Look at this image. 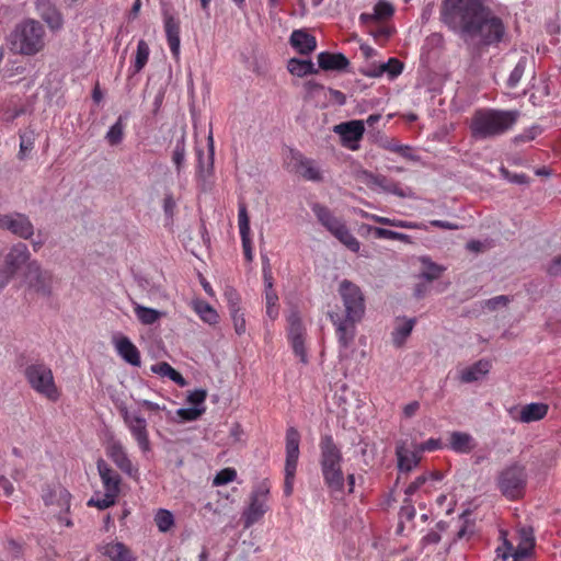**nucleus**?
Wrapping results in <instances>:
<instances>
[{
	"label": "nucleus",
	"instance_id": "obj_11",
	"mask_svg": "<svg viewBox=\"0 0 561 561\" xmlns=\"http://www.w3.org/2000/svg\"><path fill=\"white\" fill-rule=\"evenodd\" d=\"M268 493L270 488L266 483H262L253 490L250 505L243 513L245 527H250L259 522L266 513Z\"/></svg>",
	"mask_w": 561,
	"mask_h": 561
},
{
	"label": "nucleus",
	"instance_id": "obj_58",
	"mask_svg": "<svg viewBox=\"0 0 561 561\" xmlns=\"http://www.w3.org/2000/svg\"><path fill=\"white\" fill-rule=\"evenodd\" d=\"M415 446L419 449L420 454L422 455L423 453L426 451L431 453L442 449L443 443L439 438H428L427 440L421 444H415Z\"/></svg>",
	"mask_w": 561,
	"mask_h": 561
},
{
	"label": "nucleus",
	"instance_id": "obj_41",
	"mask_svg": "<svg viewBox=\"0 0 561 561\" xmlns=\"http://www.w3.org/2000/svg\"><path fill=\"white\" fill-rule=\"evenodd\" d=\"M332 234L352 252L357 253L359 251V241L353 236L344 222Z\"/></svg>",
	"mask_w": 561,
	"mask_h": 561
},
{
	"label": "nucleus",
	"instance_id": "obj_16",
	"mask_svg": "<svg viewBox=\"0 0 561 561\" xmlns=\"http://www.w3.org/2000/svg\"><path fill=\"white\" fill-rule=\"evenodd\" d=\"M367 178V183L373 188H379L385 193L392 194L401 198H411L414 196L411 187L402 186L398 182L388 179L385 175L368 173Z\"/></svg>",
	"mask_w": 561,
	"mask_h": 561
},
{
	"label": "nucleus",
	"instance_id": "obj_26",
	"mask_svg": "<svg viewBox=\"0 0 561 561\" xmlns=\"http://www.w3.org/2000/svg\"><path fill=\"white\" fill-rule=\"evenodd\" d=\"M164 31L173 58L179 59L181 53L180 22L173 15L164 18Z\"/></svg>",
	"mask_w": 561,
	"mask_h": 561
},
{
	"label": "nucleus",
	"instance_id": "obj_59",
	"mask_svg": "<svg viewBox=\"0 0 561 561\" xmlns=\"http://www.w3.org/2000/svg\"><path fill=\"white\" fill-rule=\"evenodd\" d=\"M293 351L300 358V362L306 364L307 363V353L305 348L304 337H296L294 340H289Z\"/></svg>",
	"mask_w": 561,
	"mask_h": 561
},
{
	"label": "nucleus",
	"instance_id": "obj_24",
	"mask_svg": "<svg viewBox=\"0 0 561 561\" xmlns=\"http://www.w3.org/2000/svg\"><path fill=\"white\" fill-rule=\"evenodd\" d=\"M472 137L476 140H483L491 136V111L479 110L472 117L470 125Z\"/></svg>",
	"mask_w": 561,
	"mask_h": 561
},
{
	"label": "nucleus",
	"instance_id": "obj_60",
	"mask_svg": "<svg viewBox=\"0 0 561 561\" xmlns=\"http://www.w3.org/2000/svg\"><path fill=\"white\" fill-rule=\"evenodd\" d=\"M206 397H207L206 390L196 389V390L190 392V394L187 397V402L191 403L192 405L198 408L199 405H202L205 402Z\"/></svg>",
	"mask_w": 561,
	"mask_h": 561
},
{
	"label": "nucleus",
	"instance_id": "obj_2",
	"mask_svg": "<svg viewBox=\"0 0 561 561\" xmlns=\"http://www.w3.org/2000/svg\"><path fill=\"white\" fill-rule=\"evenodd\" d=\"M339 294L342 298L345 314L330 312L329 317L335 327L337 342L340 346V356L346 351L354 341L356 333V323L359 322L365 312L364 297L358 286L344 279L339 287Z\"/></svg>",
	"mask_w": 561,
	"mask_h": 561
},
{
	"label": "nucleus",
	"instance_id": "obj_27",
	"mask_svg": "<svg viewBox=\"0 0 561 561\" xmlns=\"http://www.w3.org/2000/svg\"><path fill=\"white\" fill-rule=\"evenodd\" d=\"M549 407L546 403L533 402L520 408L517 415L513 417L522 423H531L542 420L548 413Z\"/></svg>",
	"mask_w": 561,
	"mask_h": 561
},
{
	"label": "nucleus",
	"instance_id": "obj_15",
	"mask_svg": "<svg viewBox=\"0 0 561 561\" xmlns=\"http://www.w3.org/2000/svg\"><path fill=\"white\" fill-rule=\"evenodd\" d=\"M397 468L399 473H409L416 468L421 460V454L415 445L408 446L405 440H399L396 445Z\"/></svg>",
	"mask_w": 561,
	"mask_h": 561
},
{
	"label": "nucleus",
	"instance_id": "obj_7",
	"mask_svg": "<svg viewBox=\"0 0 561 561\" xmlns=\"http://www.w3.org/2000/svg\"><path fill=\"white\" fill-rule=\"evenodd\" d=\"M526 485L527 472L525 466L520 463H512L499 473L497 488L502 495L508 500L523 497Z\"/></svg>",
	"mask_w": 561,
	"mask_h": 561
},
{
	"label": "nucleus",
	"instance_id": "obj_45",
	"mask_svg": "<svg viewBox=\"0 0 561 561\" xmlns=\"http://www.w3.org/2000/svg\"><path fill=\"white\" fill-rule=\"evenodd\" d=\"M369 231L374 233L377 239H389V240H398L405 243L411 242L410 236L405 233H401L398 231L380 228V227H370Z\"/></svg>",
	"mask_w": 561,
	"mask_h": 561
},
{
	"label": "nucleus",
	"instance_id": "obj_14",
	"mask_svg": "<svg viewBox=\"0 0 561 561\" xmlns=\"http://www.w3.org/2000/svg\"><path fill=\"white\" fill-rule=\"evenodd\" d=\"M334 133L341 137L343 146L355 150L365 133V123L358 119L341 123L334 126Z\"/></svg>",
	"mask_w": 561,
	"mask_h": 561
},
{
	"label": "nucleus",
	"instance_id": "obj_30",
	"mask_svg": "<svg viewBox=\"0 0 561 561\" xmlns=\"http://www.w3.org/2000/svg\"><path fill=\"white\" fill-rule=\"evenodd\" d=\"M290 45L302 55H308L317 47L316 37L304 30H295L290 35Z\"/></svg>",
	"mask_w": 561,
	"mask_h": 561
},
{
	"label": "nucleus",
	"instance_id": "obj_6",
	"mask_svg": "<svg viewBox=\"0 0 561 561\" xmlns=\"http://www.w3.org/2000/svg\"><path fill=\"white\" fill-rule=\"evenodd\" d=\"M24 376L30 387L38 394L50 401H57L60 397L55 383L50 367L44 363H33L26 366Z\"/></svg>",
	"mask_w": 561,
	"mask_h": 561
},
{
	"label": "nucleus",
	"instance_id": "obj_4",
	"mask_svg": "<svg viewBox=\"0 0 561 561\" xmlns=\"http://www.w3.org/2000/svg\"><path fill=\"white\" fill-rule=\"evenodd\" d=\"M45 28L34 19H25L18 23L10 34L9 41L18 53L34 56L45 47Z\"/></svg>",
	"mask_w": 561,
	"mask_h": 561
},
{
	"label": "nucleus",
	"instance_id": "obj_53",
	"mask_svg": "<svg viewBox=\"0 0 561 561\" xmlns=\"http://www.w3.org/2000/svg\"><path fill=\"white\" fill-rule=\"evenodd\" d=\"M510 35L503 21L493 16V44L500 42H507Z\"/></svg>",
	"mask_w": 561,
	"mask_h": 561
},
{
	"label": "nucleus",
	"instance_id": "obj_25",
	"mask_svg": "<svg viewBox=\"0 0 561 561\" xmlns=\"http://www.w3.org/2000/svg\"><path fill=\"white\" fill-rule=\"evenodd\" d=\"M300 434L294 426H289L286 431V460L285 467L289 468V472L297 468L299 458Z\"/></svg>",
	"mask_w": 561,
	"mask_h": 561
},
{
	"label": "nucleus",
	"instance_id": "obj_50",
	"mask_svg": "<svg viewBox=\"0 0 561 561\" xmlns=\"http://www.w3.org/2000/svg\"><path fill=\"white\" fill-rule=\"evenodd\" d=\"M266 316L275 320L279 313L278 296L275 290H265Z\"/></svg>",
	"mask_w": 561,
	"mask_h": 561
},
{
	"label": "nucleus",
	"instance_id": "obj_33",
	"mask_svg": "<svg viewBox=\"0 0 561 561\" xmlns=\"http://www.w3.org/2000/svg\"><path fill=\"white\" fill-rule=\"evenodd\" d=\"M101 550L111 561H134L131 552L123 542H107L102 546Z\"/></svg>",
	"mask_w": 561,
	"mask_h": 561
},
{
	"label": "nucleus",
	"instance_id": "obj_34",
	"mask_svg": "<svg viewBox=\"0 0 561 561\" xmlns=\"http://www.w3.org/2000/svg\"><path fill=\"white\" fill-rule=\"evenodd\" d=\"M491 369V363L488 359H481L470 367L461 370L460 379L462 382H473L483 378Z\"/></svg>",
	"mask_w": 561,
	"mask_h": 561
},
{
	"label": "nucleus",
	"instance_id": "obj_23",
	"mask_svg": "<svg viewBox=\"0 0 561 561\" xmlns=\"http://www.w3.org/2000/svg\"><path fill=\"white\" fill-rule=\"evenodd\" d=\"M43 500L47 506L56 505L60 513H67L70 508L71 494L64 486L56 485L44 491Z\"/></svg>",
	"mask_w": 561,
	"mask_h": 561
},
{
	"label": "nucleus",
	"instance_id": "obj_39",
	"mask_svg": "<svg viewBox=\"0 0 561 561\" xmlns=\"http://www.w3.org/2000/svg\"><path fill=\"white\" fill-rule=\"evenodd\" d=\"M393 14V7L389 2L379 1L374 7L373 13H362L359 19L362 22H370L385 20Z\"/></svg>",
	"mask_w": 561,
	"mask_h": 561
},
{
	"label": "nucleus",
	"instance_id": "obj_12",
	"mask_svg": "<svg viewBox=\"0 0 561 561\" xmlns=\"http://www.w3.org/2000/svg\"><path fill=\"white\" fill-rule=\"evenodd\" d=\"M106 455L115 466L128 477L138 474V469L133 465L123 443L116 438H110L106 443Z\"/></svg>",
	"mask_w": 561,
	"mask_h": 561
},
{
	"label": "nucleus",
	"instance_id": "obj_13",
	"mask_svg": "<svg viewBox=\"0 0 561 561\" xmlns=\"http://www.w3.org/2000/svg\"><path fill=\"white\" fill-rule=\"evenodd\" d=\"M2 229L24 240H30L34 234V225L28 216L22 213L7 214Z\"/></svg>",
	"mask_w": 561,
	"mask_h": 561
},
{
	"label": "nucleus",
	"instance_id": "obj_47",
	"mask_svg": "<svg viewBox=\"0 0 561 561\" xmlns=\"http://www.w3.org/2000/svg\"><path fill=\"white\" fill-rule=\"evenodd\" d=\"M499 540L501 541V545L495 549L496 557L505 561L510 558L514 547L507 539V531L501 527H499Z\"/></svg>",
	"mask_w": 561,
	"mask_h": 561
},
{
	"label": "nucleus",
	"instance_id": "obj_62",
	"mask_svg": "<svg viewBox=\"0 0 561 561\" xmlns=\"http://www.w3.org/2000/svg\"><path fill=\"white\" fill-rule=\"evenodd\" d=\"M225 297L228 302L229 311L232 309H240V296L234 289H232V288L227 289L225 291Z\"/></svg>",
	"mask_w": 561,
	"mask_h": 561
},
{
	"label": "nucleus",
	"instance_id": "obj_3",
	"mask_svg": "<svg viewBox=\"0 0 561 561\" xmlns=\"http://www.w3.org/2000/svg\"><path fill=\"white\" fill-rule=\"evenodd\" d=\"M320 467L323 482L332 493L344 490L345 478L342 471L343 456L332 436L325 435L320 442Z\"/></svg>",
	"mask_w": 561,
	"mask_h": 561
},
{
	"label": "nucleus",
	"instance_id": "obj_48",
	"mask_svg": "<svg viewBox=\"0 0 561 561\" xmlns=\"http://www.w3.org/2000/svg\"><path fill=\"white\" fill-rule=\"evenodd\" d=\"M124 138V124L123 118L118 117V119L110 127L105 135L106 141L111 146L119 145Z\"/></svg>",
	"mask_w": 561,
	"mask_h": 561
},
{
	"label": "nucleus",
	"instance_id": "obj_63",
	"mask_svg": "<svg viewBox=\"0 0 561 561\" xmlns=\"http://www.w3.org/2000/svg\"><path fill=\"white\" fill-rule=\"evenodd\" d=\"M296 470H297V468H294V469L289 472V468H288V467H285V484H284V492H285V494H286V495H290V494L293 493L294 479H295Z\"/></svg>",
	"mask_w": 561,
	"mask_h": 561
},
{
	"label": "nucleus",
	"instance_id": "obj_28",
	"mask_svg": "<svg viewBox=\"0 0 561 561\" xmlns=\"http://www.w3.org/2000/svg\"><path fill=\"white\" fill-rule=\"evenodd\" d=\"M443 479V476L437 471L425 472L415 478L413 482H411L404 493L408 497L414 495L419 490L423 489L426 492H430L436 482H439Z\"/></svg>",
	"mask_w": 561,
	"mask_h": 561
},
{
	"label": "nucleus",
	"instance_id": "obj_55",
	"mask_svg": "<svg viewBox=\"0 0 561 561\" xmlns=\"http://www.w3.org/2000/svg\"><path fill=\"white\" fill-rule=\"evenodd\" d=\"M229 312H230V316H231V319L233 322L236 333L238 335L244 334L247 327H245L244 314H243V312H241V308L232 309Z\"/></svg>",
	"mask_w": 561,
	"mask_h": 561
},
{
	"label": "nucleus",
	"instance_id": "obj_44",
	"mask_svg": "<svg viewBox=\"0 0 561 561\" xmlns=\"http://www.w3.org/2000/svg\"><path fill=\"white\" fill-rule=\"evenodd\" d=\"M194 310L204 322L208 324H215L218 322L219 316L208 302L203 300L195 301Z\"/></svg>",
	"mask_w": 561,
	"mask_h": 561
},
{
	"label": "nucleus",
	"instance_id": "obj_38",
	"mask_svg": "<svg viewBox=\"0 0 561 561\" xmlns=\"http://www.w3.org/2000/svg\"><path fill=\"white\" fill-rule=\"evenodd\" d=\"M171 159L174 164L176 175L180 176L184 170L186 161V145L184 134L176 139Z\"/></svg>",
	"mask_w": 561,
	"mask_h": 561
},
{
	"label": "nucleus",
	"instance_id": "obj_17",
	"mask_svg": "<svg viewBox=\"0 0 561 561\" xmlns=\"http://www.w3.org/2000/svg\"><path fill=\"white\" fill-rule=\"evenodd\" d=\"M31 252L23 242L13 244L4 255L3 267L15 275L24 265L31 262Z\"/></svg>",
	"mask_w": 561,
	"mask_h": 561
},
{
	"label": "nucleus",
	"instance_id": "obj_20",
	"mask_svg": "<svg viewBox=\"0 0 561 561\" xmlns=\"http://www.w3.org/2000/svg\"><path fill=\"white\" fill-rule=\"evenodd\" d=\"M113 344L117 354L129 365L139 367L141 364L140 353L136 345L125 335L113 337Z\"/></svg>",
	"mask_w": 561,
	"mask_h": 561
},
{
	"label": "nucleus",
	"instance_id": "obj_32",
	"mask_svg": "<svg viewBox=\"0 0 561 561\" xmlns=\"http://www.w3.org/2000/svg\"><path fill=\"white\" fill-rule=\"evenodd\" d=\"M318 64L323 70H343L348 66V59L341 53L322 51L318 55Z\"/></svg>",
	"mask_w": 561,
	"mask_h": 561
},
{
	"label": "nucleus",
	"instance_id": "obj_1",
	"mask_svg": "<svg viewBox=\"0 0 561 561\" xmlns=\"http://www.w3.org/2000/svg\"><path fill=\"white\" fill-rule=\"evenodd\" d=\"M440 19L450 30L459 32L469 43L479 39L488 45L491 38V12L483 0H444Z\"/></svg>",
	"mask_w": 561,
	"mask_h": 561
},
{
	"label": "nucleus",
	"instance_id": "obj_46",
	"mask_svg": "<svg viewBox=\"0 0 561 561\" xmlns=\"http://www.w3.org/2000/svg\"><path fill=\"white\" fill-rule=\"evenodd\" d=\"M154 523L161 533H167L174 526V516L169 510L160 508L154 515Z\"/></svg>",
	"mask_w": 561,
	"mask_h": 561
},
{
	"label": "nucleus",
	"instance_id": "obj_64",
	"mask_svg": "<svg viewBox=\"0 0 561 561\" xmlns=\"http://www.w3.org/2000/svg\"><path fill=\"white\" fill-rule=\"evenodd\" d=\"M533 550L528 549L522 545H518L516 549H513L510 557L513 558V561H524L531 554Z\"/></svg>",
	"mask_w": 561,
	"mask_h": 561
},
{
	"label": "nucleus",
	"instance_id": "obj_37",
	"mask_svg": "<svg viewBox=\"0 0 561 561\" xmlns=\"http://www.w3.org/2000/svg\"><path fill=\"white\" fill-rule=\"evenodd\" d=\"M151 371L161 377H168L180 387H185L187 385L185 378L167 362H160L152 365Z\"/></svg>",
	"mask_w": 561,
	"mask_h": 561
},
{
	"label": "nucleus",
	"instance_id": "obj_52",
	"mask_svg": "<svg viewBox=\"0 0 561 561\" xmlns=\"http://www.w3.org/2000/svg\"><path fill=\"white\" fill-rule=\"evenodd\" d=\"M237 478V471L234 468H224L215 476L213 480V484L215 486L226 485Z\"/></svg>",
	"mask_w": 561,
	"mask_h": 561
},
{
	"label": "nucleus",
	"instance_id": "obj_10",
	"mask_svg": "<svg viewBox=\"0 0 561 561\" xmlns=\"http://www.w3.org/2000/svg\"><path fill=\"white\" fill-rule=\"evenodd\" d=\"M196 179L203 191H207L211 186V178L214 175V138L211 131L207 138V153L203 149L196 147Z\"/></svg>",
	"mask_w": 561,
	"mask_h": 561
},
{
	"label": "nucleus",
	"instance_id": "obj_40",
	"mask_svg": "<svg viewBox=\"0 0 561 561\" xmlns=\"http://www.w3.org/2000/svg\"><path fill=\"white\" fill-rule=\"evenodd\" d=\"M149 55H150V48H149V45L146 43V41H144V39L138 41L135 60H134L133 65L130 66L129 71L133 75L140 72L147 65Z\"/></svg>",
	"mask_w": 561,
	"mask_h": 561
},
{
	"label": "nucleus",
	"instance_id": "obj_49",
	"mask_svg": "<svg viewBox=\"0 0 561 561\" xmlns=\"http://www.w3.org/2000/svg\"><path fill=\"white\" fill-rule=\"evenodd\" d=\"M382 76L387 75L390 80L396 79L403 71V64L397 58H390L387 62L379 65Z\"/></svg>",
	"mask_w": 561,
	"mask_h": 561
},
{
	"label": "nucleus",
	"instance_id": "obj_18",
	"mask_svg": "<svg viewBox=\"0 0 561 561\" xmlns=\"http://www.w3.org/2000/svg\"><path fill=\"white\" fill-rule=\"evenodd\" d=\"M520 111L518 110H494L492 113V133L493 136L502 135L518 122L520 118Z\"/></svg>",
	"mask_w": 561,
	"mask_h": 561
},
{
	"label": "nucleus",
	"instance_id": "obj_42",
	"mask_svg": "<svg viewBox=\"0 0 561 561\" xmlns=\"http://www.w3.org/2000/svg\"><path fill=\"white\" fill-rule=\"evenodd\" d=\"M288 71L297 77H305L317 72L314 64L311 60H301L291 58L288 61Z\"/></svg>",
	"mask_w": 561,
	"mask_h": 561
},
{
	"label": "nucleus",
	"instance_id": "obj_21",
	"mask_svg": "<svg viewBox=\"0 0 561 561\" xmlns=\"http://www.w3.org/2000/svg\"><path fill=\"white\" fill-rule=\"evenodd\" d=\"M133 438L136 440L139 449L147 454L151 450L149 433L147 428V421L140 414L126 424Z\"/></svg>",
	"mask_w": 561,
	"mask_h": 561
},
{
	"label": "nucleus",
	"instance_id": "obj_51",
	"mask_svg": "<svg viewBox=\"0 0 561 561\" xmlns=\"http://www.w3.org/2000/svg\"><path fill=\"white\" fill-rule=\"evenodd\" d=\"M424 270L421 276L426 280H434L444 272V267L431 262L428 259H423Z\"/></svg>",
	"mask_w": 561,
	"mask_h": 561
},
{
	"label": "nucleus",
	"instance_id": "obj_5",
	"mask_svg": "<svg viewBox=\"0 0 561 561\" xmlns=\"http://www.w3.org/2000/svg\"><path fill=\"white\" fill-rule=\"evenodd\" d=\"M96 469L104 489V493L95 492L87 502L90 507L106 510L115 505L121 493L122 478L104 459L96 461Z\"/></svg>",
	"mask_w": 561,
	"mask_h": 561
},
{
	"label": "nucleus",
	"instance_id": "obj_9",
	"mask_svg": "<svg viewBox=\"0 0 561 561\" xmlns=\"http://www.w3.org/2000/svg\"><path fill=\"white\" fill-rule=\"evenodd\" d=\"M25 282L31 290L43 297H49L53 293L54 275L43 270L41 264L33 260L27 264Z\"/></svg>",
	"mask_w": 561,
	"mask_h": 561
},
{
	"label": "nucleus",
	"instance_id": "obj_19",
	"mask_svg": "<svg viewBox=\"0 0 561 561\" xmlns=\"http://www.w3.org/2000/svg\"><path fill=\"white\" fill-rule=\"evenodd\" d=\"M36 10L50 31L56 32L62 28V15L50 0H36Z\"/></svg>",
	"mask_w": 561,
	"mask_h": 561
},
{
	"label": "nucleus",
	"instance_id": "obj_35",
	"mask_svg": "<svg viewBox=\"0 0 561 561\" xmlns=\"http://www.w3.org/2000/svg\"><path fill=\"white\" fill-rule=\"evenodd\" d=\"M133 309L137 320L144 325H152L165 316L162 311L145 307L138 302H133Z\"/></svg>",
	"mask_w": 561,
	"mask_h": 561
},
{
	"label": "nucleus",
	"instance_id": "obj_31",
	"mask_svg": "<svg viewBox=\"0 0 561 561\" xmlns=\"http://www.w3.org/2000/svg\"><path fill=\"white\" fill-rule=\"evenodd\" d=\"M311 209L319 222L324 226L331 233H333L343 224V221L335 217L328 207L321 204H313Z\"/></svg>",
	"mask_w": 561,
	"mask_h": 561
},
{
	"label": "nucleus",
	"instance_id": "obj_43",
	"mask_svg": "<svg viewBox=\"0 0 561 561\" xmlns=\"http://www.w3.org/2000/svg\"><path fill=\"white\" fill-rule=\"evenodd\" d=\"M19 136L20 149L18 157L20 160H24L34 148L36 133L33 129H26L24 131H20Z\"/></svg>",
	"mask_w": 561,
	"mask_h": 561
},
{
	"label": "nucleus",
	"instance_id": "obj_29",
	"mask_svg": "<svg viewBox=\"0 0 561 561\" xmlns=\"http://www.w3.org/2000/svg\"><path fill=\"white\" fill-rule=\"evenodd\" d=\"M448 447L457 454H469L477 447V443L469 433L455 431L449 435Z\"/></svg>",
	"mask_w": 561,
	"mask_h": 561
},
{
	"label": "nucleus",
	"instance_id": "obj_22",
	"mask_svg": "<svg viewBox=\"0 0 561 561\" xmlns=\"http://www.w3.org/2000/svg\"><path fill=\"white\" fill-rule=\"evenodd\" d=\"M238 226H239V233L242 241V248L243 253L245 256V260L248 262H251L253 260V252H252V241L250 238V219L248 216V210L244 204H239L238 209Z\"/></svg>",
	"mask_w": 561,
	"mask_h": 561
},
{
	"label": "nucleus",
	"instance_id": "obj_54",
	"mask_svg": "<svg viewBox=\"0 0 561 561\" xmlns=\"http://www.w3.org/2000/svg\"><path fill=\"white\" fill-rule=\"evenodd\" d=\"M526 64H527V59L526 58H522L517 62V65L515 66V68L511 72L510 78L507 80V85L510 88H515L518 84V82L520 81V79H522V77H523V75L525 72Z\"/></svg>",
	"mask_w": 561,
	"mask_h": 561
},
{
	"label": "nucleus",
	"instance_id": "obj_8",
	"mask_svg": "<svg viewBox=\"0 0 561 561\" xmlns=\"http://www.w3.org/2000/svg\"><path fill=\"white\" fill-rule=\"evenodd\" d=\"M287 167L290 172L301 176L306 181L322 182L323 172L319 163L304 156L300 151L291 149L287 156Z\"/></svg>",
	"mask_w": 561,
	"mask_h": 561
},
{
	"label": "nucleus",
	"instance_id": "obj_36",
	"mask_svg": "<svg viewBox=\"0 0 561 561\" xmlns=\"http://www.w3.org/2000/svg\"><path fill=\"white\" fill-rule=\"evenodd\" d=\"M415 324V319L399 320L391 333L392 343L394 346L400 347L404 344L410 336Z\"/></svg>",
	"mask_w": 561,
	"mask_h": 561
},
{
	"label": "nucleus",
	"instance_id": "obj_56",
	"mask_svg": "<svg viewBox=\"0 0 561 561\" xmlns=\"http://www.w3.org/2000/svg\"><path fill=\"white\" fill-rule=\"evenodd\" d=\"M289 329H288V339L294 340L296 337H304V329L299 318L296 314H291L288 319Z\"/></svg>",
	"mask_w": 561,
	"mask_h": 561
},
{
	"label": "nucleus",
	"instance_id": "obj_61",
	"mask_svg": "<svg viewBox=\"0 0 561 561\" xmlns=\"http://www.w3.org/2000/svg\"><path fill=\"white\" fill-rule=\"evenodd\" d=\"M501 174L504 179L507 181L515 183V184H528L529 180L525 174H511L510 171L502 167L500 169Z\"/></svg>",
	"mask_w": 561,
	"mask_h": 561
},
{
	"label": "nucleus",
	"instance_id": "obj_57",
	"mask_svg": "<svg viewBox=\"0 0 561 561\" xmlns=\"http://www.w3.org/2000/svg\"><path fill=\"white\" fill-rule=\"evenodd\" d=\"M205 411V408H181L176 411V414L184 421H195L197 420Z\"/></svg>",
	"mask_w": 561,
	"mask_h": 561
}]
</instances>
